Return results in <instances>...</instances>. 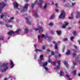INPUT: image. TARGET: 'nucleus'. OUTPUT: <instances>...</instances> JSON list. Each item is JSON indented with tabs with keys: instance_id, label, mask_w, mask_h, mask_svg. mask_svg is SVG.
Wrapping results in <instances>:
<instances>
[{
	"instance_id": "obj_1",
	"label": "nucleus",
	"mask_w": 80,
	"mask_h": 80,
	"mask_svg": "<svg viewBox=\"0 0 80 80\" xmlns=\"http://www.w3.org/2000/svg\"><path fill=\"white\" fill-rule=\"evenodd\" d=\"M8 64L5 62L2 63V64L1 66V70L2 72H5L8 69Z\"/></svg>"
},
{
	"instance_id": "obj_2",
	"label": "nucleus",
	"mask_w": 80,
	"mask_h": 80,
	"mask_svg": "<svg viewBox=\"0 0 80 80\" xmlns=\"http://www.w3.org/2000/svg\"><path fill=\"white\" fill-rule=\"evenodd\" d=\"M39 2L40 3H38L37 2V0H36L34 2V3H32L31 9H33L34 8V5L37 4H38V5H39L40 7H42V5L43 4V0H40Z\"/></svg>"
},
{
	"instance_id": "obj_3",
	"label": "nucleus",
	"mask_w": 80,
	"mask_h": 80,
	"mask_svg": "<svg viewBox=\"0 0 80 80\" xmlns=\"http://www.w3.org/2000/svg\"><path fill=\"white\" fill-rule=\"evenodd\" d=\"M65 12L64 10H62V13H61L59 16V18L60 19H63L65 18Z\"/></svg>"
},
{
	"instance_id": "obj_4",
	"label": "nucleus",
	"mask_w": 80,
	"mask_h": 80,
	"mask_svg": "<svg viewBox=\"0 0 80 80\" xmlns=\"http://www.w3.org/2000/svg\"><path fill=\"white\" fill-rule=\"evenodd\" d=\"M5 6H6V4H5L3 2H2L0 3V12L1 13L2 12V10H3V7H5Z\"/></svg>"
},
{
	"instance_id": "obj_5",
	"label": "nucleus",
	"mask_w": 80,
	"mask_h": 80,
	"mask_svg": "<svg viewBox=\"0 0 80 80\" xmlns=\"http://www.w3.org/2000/svg\"><path fill=\"white\" fill-rule=\"evenodd\" d=\"M29 5L28 4H27L26 5H24V7L23 8V9H21V12H25V11H27V9H28V7Z\"/></svg>"
},
{
	"instance_id": "obj_6",
	"label": "nucleus",
	"mask_w": 80,
	"mask_h": 80,
	"mask_svg": "<svg viewBox=\"0 0 80 80\" xmlns=\"http://www.w3.org/2000/svg\"><path fill=\"white\" fill-rule=\"evenodd\" d=\"M35 30H36V31H37V30H38L39 32H40V31H41L42 32H43V28L40 27H39L38 28H35Z\"/></svg>"
},
{
	"instance_id": "obj_7",
	"label": "nucleus",
	"mask_w": 80,
	"mask_h": 80,
	"mask_svg": "<svg viewBox=\"0 0 80 80\" xmlns=\"http://www.w3.org/2000/svg\"><path fill=\"white\" fill-rule=\"evenodd\" d=\"M8 34L10 36H12V34L15 35V32H13V31H11L8 32Z\"/></svg>"
},
{
	"instance_id": "obj_8",
	"label": "nucleus",
	"mask_w": 80,
	"mask_h": 80,
	"mask_svg": "<svg viewBox=\"0 0 80 80\" xmlns=\"http://www.w3.org/2000/svg\"><path fill=\"white\" fill-rule=\"evenodd\" d=\"M62 57V55L60 53L58 54V55H55V58L56 59H59Z\"/></svg>"
},
{
	"instance_id": "obj_9",
	"label": "nucleus",
	"mask_w": 80,
	"mask_h": 80,
	"mask_svg": "<svg viewBox=\"0 0 80 80\" xmlns=\"http://www.w3.org/2000/svg\"><path fill=\"white\" fill-rule=\"evenodd\" d=\"M53 43L55 44V50H58V44L56 43V42L55 41L53 42Z\"/></svg>"
},
{
	"instance_id": "obj_10",
	"label": "nucleus",
	"mask_w": 80,
	"mask_h": 80,
	"mask_svg": "<svg viewBox=\"0 0 80 80\" xmlns=\"http://www.w3.org/2000/svg\"><path fill=\"white\" fill-rule=\"evenodd\" d=\"M13 6L14 8H18V3H17V2H14Z\"/></svg>"
},
{
	"instance_id": "obj_11",
	"label": "nucleus",
	"mask_w": 80,
	"mask_h": 80,
	"mask_svg": "<svg viewBox=\"0 0 80 80\" xmlns=\"http://www.w3.org/2000/svg\"><path fill=\"white\" fill-rule=\"evenodd\" d=\"M47 38H48V42H50L52 40V37L51 36H46Z\"/></svg>"
},
{
	"instance_id": "obj_12",
	"label": "nucleus",
	"mask_w": 80,
	"mask_h": 80,
	"mask_svg": "<svg viewBox=\"0 0 80 80\" xmlns=\"http://www.w3.org/2000/svg\"><path fill=\"white\" fill-rule=\"evenodd\" d=\"M26 20L28 25H30V23H31V22L30 21H29V19L28 18H26Z\"/></svg>"
},
{
	"instance_id": "obj_13",
	"label": "nucleus",
	"mask_w": 80,
	"mask_h": 80,
	"mask_svg": "<svg viewBox=\"0 0 80 80\" xmlns=\"http://www.w3.org/2000/svg\"><path fill=\"white\" fill-rule=\"evenodd\" d=\"M48 64V62H43V64H42V66L44 67H45V66L47 65Z\"/></svg>"
},
{
	"instance_id": "obj_14",
	"label": "nucleus",
	"mask_w": 80,
	"mask_h": 80,
	"mask_svg": "<svg viewBox=\"0 0 80 80\" xmlns=\"http://www.w3.org/2000/svg\"><path fill=\"white\" fill-rule=\"evenodd\" d=\"M56 33L57 35H61V34H62V31L61 30L57 31H56Z\"/></svg>"
},
{
	"instance_id": "obj_15",
	"label": "nucleus",
	"mask_w": 80,
	"mask_h": 80,
	"mask_svg": "<svg viewBox=\"0 0 80 80\" xmlns=\"http://www.w3.org/2000/svg\"><path fill=\"white\" fill-rule=\"evenodd\" d=\"M43 54L39 56V58L41 60H43Z\"/></svg>"
},
{
	"instance_id": "obj_16",
	"label": "nucleus",
	"mask_w": 80,
	"mask_h": 80,
	"mask_svg": "<svg viewBox=\"0 0 80 80\" xmlns=\"http://www.w3.org/2000/svg\"><path fill=\"white\" fill-rule=\"evenodd\" d=\"M75 59L76 62H79V58L78 56H76L75 58Z\"/></svg>"
},
{
	"instance_id": "obj_17",
	"label": "nucleus",
	"mask_w": 80,
	"mask_h": 80,
	"mask_svg": "<svg viewBox=\"0 0 80 80\" xmlns=\"http://www.w3.org/2000/svg\"><path fill=\"white\" fill-rule=\"evenodd\" d=\"M60 66H56V67L54 69L55 70H58L59 68H60Z\"/></svg>"
},
{
	"instance_id": "obj_18",
	"label": "nucleus",
	"mask_w": 80,
	"mask_h": 80,
	"mask_svg": "<svg viewBox=\"0 0 80 80\" xmlns=\"http://www.w3.org/2000/svg\"><path fill=\"white\" fill-rule=\"evenodd\" d=\"M5 26L8 28H12V25H9L8 24H6Z\"/></svg>"
},
{
	"instance_id": "obj_19",
	"label": "nucleus",
	"mask_w": 80,
	"mask_h": 80,
	"mask_svg": "<svg viewBox=\"0 0 80 80\" xmlns=\"http://www.w3.org/2000/svg\"><path fill=\"white\" fill-rule=\"evenodd\" d=\"M5 26L8 28H12V25H9L8 24H6Z\"/></svg>"
},
{
	"instance_id": "obj_20",
	"label": "nucleus",
	"mask_w": 80,
	"mask_h": 80,
	"mask_svg": "<svg viewBox=\"0 0 80 80\" xmlns=\"http://www.w3.org/2000/svg\"><path fill=\"white\" fill-rule=\"evenodd\" d=\"M72 34H73L74 36H77L78 34H77V33L76 32V31H73L72 32Z\"/></svg>"
},
{
	"instance_id": "obj_21",
	"label": "nucleus",
	"mask_w": 80,
	"mask_h": 80,
	"mask_svg": "<svg viewBox=\"0 0 80 80\" xmlns=\"http://www.w3.org/2000/svg\"><path fill=\"white\" fill-rule=\"evenodd\" d=\"M47 7V4L45 3L44 6L42 7L43 9H46Z\"/></svg>"
},
{
	"instance_id": "obj_22",
	"label": "nucleus",
	"mask_w": 80,
	"mask_h": 80,
	"mask_svg": "<svg viewBox=\"0 0 80 80\" xmlns=\"http://www.w3.org/2000/svg\"><path fill=\"white\" fill-rule=\"evenodd\" d=\"M63 63L64 64L66 65V67L68 68V63L67 62L64 61Z\"/></svg>"
},
{
	"instance_id": "obj_23",
	"label": "nucleus",
	"mask_w": 80,
	"mask_h": 80,
	"mask_svg": "<svg viewBox=\"0 0 80 80\" xmlns=\"http://www.w3.org/2000/svg\"><path fill=\"white\" fill-rule=\"evenodd\" d=\"M66 76L68 78V80H72V78H70V77H69L68 74H66Z\"/></svg>"
},
{
	"instance_id": "obj_24",
	"label": "nucleus",
	"mask_w": 80,
	"mask_h": 80,
	"mask_svg": "<svg viewBox=\"0 0 80 80\" xmlns=\"http://www.w3.org/2000/svg\"><path fill=\"white\" fill-rule=\"evenodd\" d=\"M55 18V14H53L50 17V19H53V18Z\"/></svg>"
},
{
	"instance_id": "obj_25",
	"label": "nucleus",
	"mask_w": 80,
	"mask_h": 80,
	"mask_svg": "<svg viewBox=\"0 0 80 80\" xmlns=\"http://www.w3.org/2000/svg\"><path fill=\"white\" fill-rule=\"evenodd\" d=\"M35 52H42V50L36 49L35 50Z\"/></svg>"
},
{
	"instance_id": "obj_26",
	"label": "nucleus",
	"mask_w": 80,
	"mask_h": 80,
	"mask_svg": "<svg viewBox=\"0 0 80 80\" xmlns=\"http://www.w3.org/2000/svg\"><path fill=\"white\" fill-rule=\"evenodd\" d=\"M66 54L67 55H69V54H70V50H68V51L66 52Z\"/></svg>"
},
{
	"instance_id": "obj_27",
	"label": "nucleus",
	"mask_w": 80,
	"mask_h": 80,
	"mask_svg": "<svg viewBox=\"0 0 80 80\" xmlns=\"http://www.w3.org/2000/svg\"><path fill=\"white\" fill-rule=\"evenodd\" d=\"M60 62H61V61H59L57 62L58 63V66H60Z\"/></svg>"
},
{
	"instance_id": "obj_28",
	"label": "nucleus",
	"mask_w": 80,
	"mask_h": 80,
	"mask_svg": "<svg viewBox=\"0 0 80 80\" xmlns=\"http://www.w3.org/2000/svg\"><path fill=\"white\" fill-rule=\"evenodd\" d=\"M76 5V3H75V2H74V3L72 2V3L71 7H73V6H74V5Z\"/></svg>"
},
{
	"instance_id": "obj_29",
	"label": "nucleus",
	"mask_w": 80,
	"mask_h": 80,
	"mask_svg": "<svg viewBox=\"0 0 80 80\" xmlns=\"http://www.w3.org/2000/svg\"><path fill=\"white\" fill-rule=\"evenodd\" d=\"M44 69H46V70L47 71V72H48L49 70H48V68H47L46 67H44Z\"/></svg>"
},
{
	"instance_id": "obj_30",
	"label": "nucleus",
	"mask_w": 80,
	"mask_h": 80,
	"mask_svg": "<svg viewBox=\"0 0 80 80\" xmlns=\"http://www.w3.org/2000/svg\"><path fill=\"white\" fill-rule=\"evenodd\" d=\"M60 76H62V75H64V73L62 72V71L61 70L60 71Z\"/></svg>"
},
{
	"instance_id": "obj_31",
	"label": "nucleus",
	"mask_w": 80,
	"mask_h": 80,
	"mask_svg": "<svg viewBox=\"0 0 80 80\" xmlns=\"http://www.w3.org/2000/svg\"><path fill=\"white\" fill-rule=\"evenodd\" d=\"M20 29H18L15 32V33H18V32H20Z\"/></svg>"
},
{
	"instance_id": "obj_32",
	"label": "nucleus",
	"mask_w": 80,
	"mask_h": 80,
	"mask_svg": "<svg viewBox=\"0 0 80 80\" xmlns=\"http://www.w3.org/2000/svg\"><path fill=\"white\" fill-rule=\"evenodd\" d=\"M76 72H77V71L76 70H74V71L73 72V73L74 76H75V74H76Z\"/></svg>"
},
{
	"instance_id": "obj_33",
	"label": "nucleus",
	"mask_w": 80,
	"mask_h": 80,
	"mask_svg": "<svg viewBox=\"0 0 80 80\" xmlns=\"http://www.w3.org/2000/svg\"><path fill=\"white\" fill-rule=\"evenodd\" d=\"M74 38V37H72L70 38V40L73 42V39Z\"/></svg>"
},
{
	"instance_id": "obj_34",
	"label": "nucleus",
	"mask_w": 80,
	"mask_h": 80,
	"mask_svg": "<svg viewBox=\"0 0 80 80\" xmlns=\"http://www.w3.org/2000/svg\"><path fill=\"white\" fill-rule=\"evenodd\" d=\"M49 25L50 26H53V23H52L51 22L49 23Z\"/></svg>"
},
{
	"instance_id": "obj_35",
	"label": "nucleus",
	"mask_w": 80,
	"mask_h": 80,
	"mask_svg": "<svg viewBox=\"0 0 80 80\" xmlns=\"http://www.w3.org/2000/svg\"><path fill=\"white\" fill-rule=\"evenodd\" d=\"M3 40V37L2 36H1V38H0V40Z\"/></svg>"
},
{
	"instance_id": "obj_36",
	"label": "nucleus",
	"mask_w": 80,
	"mask_h": 80,
	"mask_svg": "<svg viewBox=\"0 0 80 80\" xmlns=\"http://www.w3.org/2000/svg\"><path fill=\"white\" fill-rule=\"evenodd\" d=\"M37 11H36L35 12V15H36V17H38V14H37Z\"/></svg>"
},
{
	"instance_id": "obj_37",
	"label": "nucleus",
	"mask_w": 80,
	"mask_h": 80,
	"mask_svg": "<svg viewBox=\"0 0 80 80\" xmlns=\"http://www.w3.org/2000/svg\"><path fill=\"white\" fill-rule=\"evenodd\" d=\"M25 30L26 31V33H28V28H26L25 29Z\"/></svg>"
},
{
	"instance_id": "obj_38",
	"label": "nucleus",
	"mask_w": 80,
	"mask_h": 80,
	"mask_svg": "<svg viewBox=\"0 0 80 80\" xmlns=\"http://www.w3.org/2000/svg\"><path fill=\"white\" fill-rule=\"evenodd\" d=\"M67 40H68V39H67V38H65L63 39V41H64V42H65V41H67Z\"/></svg>"
},
{
	"instance_id": "obj_39",
	"label": "nucleus",
	"mask_w": 80,
	"mask_h": 80,
	"mask_svg": "<svg viewBox=\"0 0 80 80\" xmlns=\"http://www.w3.org/2000/svg\"><path fill=\"white\" fill-rule=\"evenodd\" d=\"M52 63L53 65V66H54V65H55V64H56V62H52Z\"/></svg>"
},
{
	"instance_id": "obj_40",
	"label": "nucleus",
	"mask_w": 80,
	"mask_h": 80,
	"mask_svg": "<svg viewBox=\"0 0 80 80\" xmlns=\"http://www.w3.org/2000/svg\"><path fill=\"white\" fill-rule=\"evenodd\" d=\"M67 26L65 25H63V27H62V28H65Z\"/></svg>"
},
{
	"instance_id": "obj_41",
	"label": "nucleus",
	"mask_w": 80,
	"mask_h": 80,
	"mask_svg": "<svg viewBox=\"0 0 80 80\" xmlns=\"http://www.w3.org/2000/svg\"><path fill=\"white\" fill-rule=\"evenodd\" d=\"M68 18H69V19L72 20V19H73V17L72 16V17H68Z\"/></svg>"
},
{
	"instance_id": "obj_42",
	"label": "nucleus",
	"mask_w": 80,
	"mask_h": 80,
	"mask_svg": "<svg viewBox=\"0 0 80 80\" xmlns=\"http://www.w3.org/2000/svg\"><path fill=\"white\" fill-rule=\"evenodd\" d=\"M50 52V50L49 49H47L46 50L47 53H48V52Z\"/></svg>"
},
{
	"instance_id": "obj_43",
	"label": "nucleus",
	"mask_w": 80,
	"mask_h": 80,
	"mask_svg": "<svg viewBox=\"0 0 80 80\" xmlns=\"http://www.w3.org/2000/svg\"><path fill=\"white\" fill-rule=\"evenodd\" d=\"M41 36L42 38H44V37H45V35H44L43 34H42Z\"/></svg>"
},
{
	"instance_id": "obj_44",
	"label": "nucleus",
	"mask_w": 80,
	"mask_h": 80,
	"mask_svg": "<svg viewBox=\"0 0 80 80\" xmlns=\"http://www.w3.org/2000/svg\"><path fill=\"white\" fill-rule=\"evenodd\" d=\"M13 61H11V62L10 63V65H12L13 64Z\"/></svg>"
},
{
	"instance_id": "obj_45",
	"label": "nucleus",
	"mask_w": 80,
	"mask_h": 80,
	"mask_svg": "<svg viewBox=\"0 0 80 80\" xmlns=\"http://www.w3.org/2000/svg\"><path fill=\"white\" fill-rule=\"evenodd\" d=\"M48 62H50V63H52V60H51V59H50V58H49V59Z\"/></svg>"
},
{
	"instance_id": "obj_46",
	"label": "nucleus",
	"mask_w": 80,
	"mask_h": 80,
	"mask_svg": "<svg viewBox=\"0 0 80 80\" xmlns=\"http://www.w3.org/2000/svg\"><path fill=\"white\" fill-rule=\"evenodd\" d=\"M51 55H55V53H54V52H53V51H52V53H51Z\"/></svg>"
},
{
	"instance_id": "obj_47",
	"label": "nucleus",
	"mask_w": 80,
	"mask_h": 80,
	"mask_svg": "<svg viewBox=\"0 0 80 80\" xmlns=\"http://www.w3.org/2000/svg\"><path fill=\"white\" fill-rule=\"evenodd\" d=\"M38 40H39V39H40V35H38Z\"/></svg>"
},
{
	"instance_id": "obj_48",
	"label": "nucleus",
	"mask_w": 80,
	"mask_h": 80,
	"mask_svg": "<svg viewBox=\"0 0 80 80\" xmlns=\"http://www.w3.org/2000/svg\"><path fill=\"white\" fill-rule=\"evenodd\" d=\"M73 62L74 63V66L75 67V65H77V63L75 62Z\"/></svg>"
},
{
	"instance_id": "obj_49",
	"label": "nucleus",
	"mask_w": 80,
	"mask_h": 80,
	"mask_svg": "<svg viewBox=\"0 0 80 80\" xmlns=\"http://www.w3.org/2000/svg\"><path fill=\"white\" fill-rule=\"evenodd\" d=\"M45 46H42V50H45Z\"/></svg>"
},
{
	"instance_id": "obj_50",
	"label": "nucleus",
	"mask_w": 80,
	"mask_h": 80,
	"mask_svg": "<svg viewBox=\"0 0 80 80\" xmlns=\"http://www.w3.org/2000/svg\"><path fill=\"white\" fill-rule=\"evenodd\" d=\"M66 7H69V5L68 4H66Z\"/></svg>"
},
{
	"instance_id": "obj_51",
	"label": "nucleus",
	"mask_w": 80,
	"mask_h": 80,
	"mask_svg": "<svg viewBox=\"0 0 80 80\" xmlns=\"http://www.w3.org/2000/svg\"><path fill=\"white\" fill-rule=\"evenodd\" d=\"M11 68H13V67H14V66L15 65V64H12L11 65Z\"/></svg>"
},
{
	"instance_id": "obj_52",
	"label": "nucleus",
	"mask_w": 80,
	"mask_h": 80,
	"mask_svg": "<svg viewBox=\"0 0 80 80\" xmlns=\"http://www.w3.org/2000/svg\"><path fill=\"white\" fill-rule=\"evenodd\" d=\"M64 50H65V47H64L62 49V52H64Z\"/></svg>"
},
{
	"instance_id": "obj_53",
	"label": "nucleus",
	"mask_w": 80,
	"mask_h": 80,
	"mask_svg": "<svg viewBox=\"0 0 80 80\" xmlns=\"http://www.w3.org/2000/svg\"><path fill=\"white\" fill-rule=\"evenodd\" d=\"M51 33H52V34H53V33H54V31H51Z\"/></svg>"
},
{
	"instance_id": "obj_54",
	"label": "nucleus",
	"mask_w": 80,
	"mask_h": 80,
	"mask_svg": "<svg viewBox=\"0 0 80 80\" xmlns=\"http://www.w3.org/2000/svg\"><path fill=\"white\" fill-rule=\"evenodd\" d=\"M4 16L3 15V14L1 15V18H3V17Z\"/></svg>"
},
{
	"instance_id": "obj_55",
	"label": "nucleus",
	"mask_w": 80,
	"mask_h": 80,
	"mask_svg": "<svg viewBox=\"0 0 80 80\" xmlns=\"http://www.w3.org/2000/svg\"><path fill=\"white\" fill-rule=\"evenodd\" d=\"M55 10H56V12L58 13V12H59V10H58V9H56Z\"/></svg>"
},
{
	"instance_id": "obj_56",
	"label": "nucleus",
	"mask_w": 80,
	"mask_h": 80,
	"mask_svg": "<svg viewBox=\"0 0 80 80\" xmlns=\"http://www.w3.org/2000/svg\"><path fill=\"white\" fill-rule=\"evenodd\" d=\"M55 6H56V7L57 8V7H58V4H55Z\"/></svg>"
},
{
	"instance_id": "obj_57",
	"label": "nucleus",
	"mask_w": 80,
	"mask_h": 80,
	"mask_svg": "<svg viewBox=\"0 0 80 80\" xmlns=\"http://www.w3.org/2000/svg\"><path fill=\"white\" fill-rule=\"evenodd\" d=\"M76 55V54H75V53H74L73 54V57H75Z\"/></svg>"
},
{
	"instance_id": "obj_58",
	"label": "nucleus",
	"mask_w": 80,
	"mask_h": 80,
	"mask_svg": "<svg viewBox=\"0 0 80 80\" xmlns=\"http://www.w3.org/2000/svg\"><path fill=\"white\" fill-rule=\"evenodd\" d=\"M12 22V21L10 20H8V23H10V22Z\"/></svg>"
},
{
	"instance_id": "obj_59",
	"label": "nucleus",
	"mask_w": 80,
	"mask_h": 80,
	"mask_svg": "<svg viewBox=\"0 0 80 80\" xmlns=\"http://www.w3.org/2000/svg\"><path fill=\"white\" fill-rule=\"evenodd\" d=\"M72 50H73V53H76V52H75V50H74V49H72Z\"/></svg>"
},
{
	"instance_id": "obj_60",
	"label": "nucleus",
	"mask_w": 80,
	"mask_h": 80,
	"mask_svg": "<svg viewBox=\"0 0 80 80\" xmlns=\"http://www.w3.org/2000/svg\"><path fill=\"white\" fill-rule=\"evenodd\" d=\"M65 25H66V26L68 25V23H66Z\"/></svg>"
},
{
	"instance_id": "obj_61",
	"label": "nucleus",
	"mask_w": 80,
	"mask_h": 80,
	"mask_svg": "<svg viewBox=\"0 0 80 80\" xmlns=\"http://www.w3.org/2000/svg\"><path fill=\"white\" fill-rule=\"evenodd\" d=\"M14 19V18L13 17H12V18H10L11 20H12Z\"/></svg>"
},
{
	"instance_id": "obj_62",
	"label": "nucleus",
	"mask_w": 80,
	"mask_h": 80,
	"mask_svg": "<svg viewBox=\"0 0 80 80\" xmlns=\"http://www.w3.org/2000/svg\"><path fill=\"white\" fill-rule=\"evenodd\" d=\"M74 48H77V47L75 46L74 47Z\"/></svg>"
},
{
	"instance_id": "obj_63",
	"label": "nucleus",
	"mask_w": 80,
	"mask_h": 80,
	"mask_svg": "<svg viewBox=\"0 0 80 80\" xmlns=\"http://www.w3.org/2000/svg\"><path fill=\"white\" fill-rule=\"evenodd\" d=\"M12 78V76H9V78Z\"/></svg>"
},
{
	"instance_id": "obj_64",
	"label": "nucleus",
	"mask_w": 80,
	"mask_h": 80,
	"mask_svg": "<svg viewBox=\"0 0 80 80\" xmlns=\"http://www.w3.org/2000/svg\"><path fill=\"white\" fill-rule=\"evenodd\" d=\"M7 80V78H5L4 79V80Z\"/></svg>"
}]
</instances>
